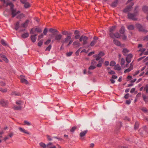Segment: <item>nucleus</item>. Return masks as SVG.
Returning <instances> with one entry per match:
<instances>
[{"label": "nucleus", "instance_id": "obj_1", "mask_svg": "<svg viewBox=\"0 0 148 148\" xmlns=\"http://www.w3.org/2000/svg\"><path fill=\"white\" fill-rule=\"evenodd\" d=\"M0 0L7 5H9L10 6V9L12 12L11 14L12 17L16 16L17 18H21L24 16V15L23 14H20V12L19 11H17L16 9L13 8V5L10 1H5V0Z\"/></svg>", "mask_w": 148, "mask_h": 148}, {"label": "nucleus", "instance_id": "obj_2", "mask_svg": "<svg viewBox=\"0 0 148 148\" xmlns=\"http://www.w3.org/2000/svg\"><path fill=\"white\" fill-rule=\"evenodd\" d=\"M142 47V44H139L138 46V48H140V49L138 50V52L139 53L140 56H142L143 55H148V51H147L145 52V49L143 48H141Z\"/></svg>", "mask_w": 148, "mask_h": 148}, {"label": "nucleus", "instance_id": "obj_3", "mask_svg": "<svg viewBox=\"0 0 148 148\" xmlns=\"http://www.w3.org/2000/svg\"><path fill=\"white\" fill-rule=\"evenodd\" d=\"M88 38L86 36H82L79 39L80 42L82 43L83 45H84L87 43Z\"/></svg>", "mask_w": 148, "mask_h": 148}, {"label": "nucleus", "instance_id": "obj_4", "mask_svg": "<svg viewBox=\"0 0 148 148\" xmlns=\"http://www.w3.org/2000/svg\"><path fill=\"white\" fill-rule=\"evenodd\" d=\"M133 56L132 54L131 53L129 54L127 56L126 58V60L128 63L126 64V67L127 68L128 67V64L131 62L132 60L131 59L132 58Z\"/></svg>", "mask_w": 148, "mask_h": 148}, {"label": "nucleus", "instance_id": "obj_5", "mask_svg": "<svg viewBox=\"0 0 148 148\" xmlns=\"http://www.w3.org/2000/svg\"><path fill=\"white\" fill-rule=\"evenodd\" d=\"M62 35L60 34H56L54 38L52 40V42H53L55 40L60 41L62 39Z\"/></svg>", "mask_w": 148, "mask_h": 148}, {"label": "nucleus", "instance_id": "obj_6", "mask_svg": "<svg viewBox=\"0 0 148 148\" xmlns=\"http://www.w3.org/2000/svg\"><path fill=\"white\" fill-rule=\"evenodd\" d=\"M104 55V53L103 52H101L98 54L94 55L93 57L94 58H96V60L98 61L99 60L101 57L103 56Z\"/></svg>", "mask_w": 148, "mask_h": 148}, {"label": "nucleus", "instance_id": "obj_7", "mask_svg": "<svg viewBox=\"0 0 148 148\" xmlns=\"http://www.w3.org/2000/svg\"><path fill=\"white\" fill-rule=\"evenodd\" d=\"M72 34L71 33H69L67 37L65 38L64 40L62 41L63 44L66 43L69 41L71 38V35Z\"/></svg>", "mask_w": 148, "mask_h": 148}, {"label": "nucleus", "instance_id": "obj_8", "mask_svg": "<svg viewBox=\"0 0 148 148\" xmlns=\"http://www.w3.org/2000/svg\"><path fill=\"white\" fill-rule=\"evenodd\" d=\"M8 102L7 101H5L3 99L0 100V105L4 107H6L8 106Z\"/></svg>", "mask_w": 148, "mask_h": 148}, {"label": "nucleus", "instance_id": "obj_9", "mask_svg": "<svg viewBox=\"0 0 148 148\" xmlns=\"http://www.w3.org/2000/svg\"><path fill=\"white\" fill-rule=\"evenodd\" d=\"M134 64L133 62H132L130 65V67H129L125 69L124 71V73H128L130 72L131 70H132L133 69V66H134Z\"/></svg>", "mask_w": 148, "mask_h": 148}, {"label": "nucleus", "instance_id": "obj_10", "mask_svg": "<svg viewBox=\"0 0 148 148\" xmlns=\"http://www.w3.org/2000/svg\"><path fill=\"white\" fill-rule=\"evenodd\" d=\"M136 26L138 28L140 31L144 32H147V31L146 30H145L143 27L140 24H137Z\"/></svg>", "mask_w": 148, "mask_h": 148}, {"label": "nucleus", "instance_id": "obj_11", "mask_svg": "<svg viewBox=\"0 0 148 148\" xmlns=\"http://www.w3.org/2000/svg\"><path fill=\"white\" fill-rule=\"evenodd\" d=\"M110 36L111 38H119L120 36L119 34L118 33H116L115 34H112L111 33L110 34Z\"/></svg>", "mask_w": 148, "mask_h": 148}, {"label": "nucleus", "instance_id": "obj_12", "mask_svg": "<svg viewBox=\"0 0 148 148\" xmlns=\"http://www.w3.org/2000/svg\"><path fill=\"white\" fill-rule=\"evenodd\" d=\"M18 129L19 130L22 132L27 134L28 135H29L30 134V133L29 132L25 130V129L22 127H19L18 128Z\"/></svg>", "mask_w": 148, "mask_h": 148}, {"label": "nucleus", "instance_id": "obj_13", "mask_svg": "<svg viewBox=\"0 0 148 148\" xmlns=\"http://www.w3.org/2000/svg\"><path fill=\"white\" fill-rule=\"evenodd\" d=\"M87 132H88V131L87 130H84V131L81 132L80 133L79 136H80V137H81L80 139L81 140H83V137L85 136Z\"/></svg>", "mask_w": 148, "mask_h": 148}, {"label": "nucleus", "instance_id": "obj_14", "mask_svg": "<svg viewBox=\"0 0 148 148\" xmlns=\"http://www.w3.org/2000/svg\"><path fill=\"white\" fill-rule=\"evenodd\" d=\"M81 44L80 43L79 41H78V40H76L74 41L73 43V45L75 46L76 47H79L81 46Z\"/></svg>", "mask_w": 148, "mask_h": 148}, {"label": "nucleus", "instance_id": "obj_15", "mask_svg": "<svg viewBox=\"0 0 148 148\" xmlns=\"http://www.w3.org/2000/svg\"><path fill=\"white\" fill-rule=\"evenodd\" d=\"M136 14L134 15L131 14H129L128 16L129 18L135 20H136Z\"/></svg>", "mask_w": 148, "mask_h": 148}, {"label": "nucleus", "instance_id": "obj_16", "mask_svg": "<svg viewBox=\"0 0 148 148\" xmlns=\"http://www.w3.org/2000/svg\"><path fill=\"white\" fill-rule=\"evenodd\" d=\"M24 77L23 75H21L20 76V79L21 81V82L24 83L25 84H28V82L24 78Z\"/></svg>", "mask_w": 148, "mask_h": 148}, {"label": "nucleus", "instance_id": "obj_17", "mask_svg": "<svg viewBox=\"0 0 148 148\" xmlns=\"http://www.w3.org/2000/svg\"><path fill=\"white\" fill-rule=\"evenodd\" d=\"M0 57L6 63H7L8 62V60L5 56L4 55L2 54H0Z\"/></svg>", "mask_w": 148, "mask_h": 148}, {"label": "nucleus", "instance_id": "obj_18", "mask_svg": "<svg viewBox=\"0 0 148 148\" xmlns=\"http://www.w3.org/2000/svg\"><path fill=\"white\" fill-rule=\"evenodd\" d=\"M47 148H56L55 145L52 143L50 142L47 144Z\"/></svg>", "mask_w": 148, "mask_h": 148}, {"label": "nucleus", "instance_id": "obj_19", "mask_svg": "<svg viewBox=\"0 0 148 148\" xmlns=\"http://www.w3.org/2000/svg\"><path fill=\"white\" fill-rule=\"evenodd\" d=\"M36 36L37 35H32L31 36V39L32 40V41L34 42H36Z\"/></svg>", "mask_w": 148, "mask_h": 148}, {"label": "nucleus", "instance_id": "obj_20", "mask_svg": "<svg viewBox=\"0 0 148 148\" xmlns=\"http://www.w3.org/2000/svg\"><path fill=\"white\" fill-rule=\"evenodd\" d=\"M22 108V107L21 106H17L15 105H14L12 107V108L15 110H21Z\"/></svg>", "mask_w": 148, "mask_h": 148}, {"label": "nucleus", "instance_id": "obj_21", "mask_svg": "<svg viewBox=\"0 0 148 148\" xmlns=\"http://www.w3.org/2000/svg\"><path fill=\"white\" fill-rule=\"evenodd\" d=\"M116 28V26H112L111 27H110L109 28V31H110V34H109L111 33L112 34H113L112 32L114 31L115 29Z\"/></svg>", "mask_w": 148, "mask_h": 148}, {"label": "nucleus", "instance_id": "obj_22", "mask_svg": "<svg viewBox=\"0 0 148 148\" xmlns=\"http://www.w3.org/2000/svg\"><path fill=\"white\" fill-rule=\"evenodd\" d=\"M103 62V60L102 59L100 60L99 62L98 63L97 65V66L98 67H101Z\"/></svg>", "mask_w": 148, "mask_h": 148}, {"label": "nucleus", "instance_id": "obj_23", "mask_svg": "<svg viewBox=\"0 0 148 148\" xmlns=\"http://www.w3.org/2000/svg\"><path fill=\"white\" fill-rule=\"evenodd\" d=\"M29 22L28 20H27L25 22L22 24L21 26V27L25 28L27 26Z\"/></svg>", "mask_w": 148, "mask_h": 148}, {"label": "nucleus", "instance_id": "obj_24", "mask_svg": "<svg viewBox=\"0 0 148 148\" xmlns=\"http://www.w3.org/2000/svg\"><path fill=\"white\" fill-rule=\"evenodd\" d=\"M40 146L43 148H46L47 147V145H46L42 142L40 143L39 144Z\"/></svg>", "mask_w": 148, "mask_h": 148}, {"label": "nucleus", "instance_id": "obj_25", "mask_svg": "<svg viewBox=\"0 0 148 148\" xmlns=\"http://www.w3.org/2000/svg\"><path fill=\"white\" fill-rule=\"evenodd\" d=\"M114 69L118 71H120L121 69V66L118 64L116 65L114 67Z\"/></svg>", "mask_w": 148, "mask_h": 148}, {"label": "nucleus", "instance_id": "obj_26", "mask_svg": "<svg viewBox=\"0 0 148 148\" xmlns=\"http://www.w3.org/2000/svg\"><path fill=\"white\" fill-rule=\"evenodd\" d=\"M129 51V50L127 49H124L123 51V53L124 55L125 56Z\"/></svg>", "mask_w": 148, "mask_h": 148}, {"label": "nucleus", "instance_id": "obj_27", "mask_svg": "<svg viewBox=\"0 0 148 148\" xmlns=\"http://www.w3.org/2000/svg\"><path fill=\"white\" fill-rule=\"evenodd\" d=\"M49 31L50 32L52 33H53L54 32H58V31L52 28H50L49 30Z\"/></svg>", "mask_w": 148, "mask_h": 148}, {"label": "nucleus", "instance_id": "obj_28", "mask_svg": "<svg viewBox=\"0 0 148 148\" xmlns=\"http://www.w3.org/2000/svg\"><path fill=\"white\" fill-rule=\"evenodd\" d=\"M26 1L24 2V3H23L24 4V7L25 8H28L30 6V5L29 4V3L26 2L25 3Z\"/></svg>", "mask_w": 148, "mask_h": 148}, {"label": "nucleus", "instance_id": "obj_29", "mask_svg": "<svg viewBox=\"0 0 148 148\" xmlns=\"http://www.w3.org/2000/svg\"><path fill=\"white\" fill-rule=\"evenodd\" d=\"M29 34L28 33L26 32L22 35V37L23 38H25L29 36Z\"/></svg>", "mask_w": 148, "mask_h": 148}, {"label": "nucleus", "instance_id": "obj_30", "mask_svg": "<svg viewBox=\"0 0 148 148\" xmlns=\"http://www.w3.org/2000/svg\"><path fill=\"white\" fill-rule=\"evenodd\" d=\"M16 103L17 105H18V106H21L23 105V102L20 101H16Z\"/></svg>", "mask_w": 148, "mask_h": 148}, {"label": "nucleus", "instance_id": "obj_31", "mask_svg": "<svg viewBox=\"0 0 148 148\" xmlns=\"http://www.w3.org/2000/svg\"><path fill=\"white\" fill-rule=\"evenodd\" d=\"M114 42L115 45L117 46H120L121 45L120 42L117 40H114Z\"/></svg>", "mask_w": 148, "mask_h": 148}, {"label": "nucleus", "instance_id": "obj_32", "mask_svg": "<svg viewBox=\"0 0 148 148\" xmlns=\"http://www.w3.org/2000/svg\"><path fill=\"white\" fill-rule=\"evenodd\" d=\"M143 98L144 101L146 102H148V96H146L145 95L143 96Z\"/></svg>", "mask_w": 148, "mask_h": 148}, {"label": "nucleus", "instance_id": "obj_33", "mask_svg": "<svg viewBox=\"0 0 148 148\" xmlns=\"http://www.w3.org/2000/svg\"><path fill=\"white\" fill-rule=\"evenodd\" d=\"M143 10L145 13L148 12V8L147 7L144 6L143 8Z\"/></svg>", "mask_w": 148, "mask_h": 148}, {"label": "nucleus", "instance_id": "obj_34", "mask_svg": "<svg viewBox=\"0 0 148 148\" xmlns=\"http://www.w3.org/2000/svg\"><path fill=\"white\" fill-rule=\"evenodd\" d=\"M125 32V28L123 27H122L120 29L119 32L121 34H123Z\"/></svg>", "mask_w": 148, "mask_h": 148}, {"label": "nucleus", "instance_id": "obj_35", "mask_svg": "<svg viewBox=\"0 0 148 148\" xmlns=\"http://www.w3.org/2000/svg\"><path fill=\"white\" fill-rule=\"evenodd\" d=\"M125 61L124 59L123 58H122L121 61V64L122 66L123 65H124Z\"/></svg>", "mask_w": 148, "mask_h": 148}, {"label": "nucleus", "instance_id": "obj_36", "mask_svg": "<svg viewBox=\"0 0 148 148\" xmlns=\"http://www.w3.org/2000/svg\"><path fill=\"white\" fill-rule=\"evenodd\" d=\"M96 68V66L93 65H91L88 68V69L89 70H93L95 69Z\"/></svg>", "mask_w": 148, "mask_h": 148}, {"label": "nucleus", "instance_id": "obj_37", "mask_svg": "<svg viewBox=\"0 0 148 148\" xmlns=\"http://www.w3.org/2000/svg\"><path fill=\"white\" fill-rule=\"evenodd\" d=\"M11 95H19L20 94L16 91H13L12 92Z\"/></svg>", "mask_w": 148, "mask_h": 148}, {"label": "nucleus", "instance_id": "obj_38", "mask_svg": "<svg viewBox=\"0 0 148 148\" xmlns=\"http://www.w3.org/2000/svg\"><path fill=\"white\" fill-rule=\"evenodd\" d=\"M131 7H127L124 10V12H127L130 11V9L131 8Z\"/></svg>", "mask_w": 148, "mask_h": 148}, {"label": "nucleus", "instance_id": "obj_39", "mask_svg": "<svg viewBox=\"0 0 148 148\" xmlns=\"http://www.w3.org/2000/svg\"><path fill=\"white\" fill-rule=\"evenodd\" d=\"M43 35L42 34L40 35H39L38 37V40H40L43 37Z\"/></svg>", "mask_w": 148, "mask_h": 148}, {"label": "nucleus", "instance_id": "obj_40", "mask_svg": "<svg viewBox=\"0 0 148 148\" xmlns=\"http://www.w3.org/2000/svg\"><path fill=\"white\" fill-rule=\"evenodd\" d=\"M48 32V29L47 28H45L43 31V34L44 35H46Z\"/></svg>", "mask_w": 148, "mask_h": 148}, {"label": "nucleus", "instance_id": "obj_41", "mask_svg": "<svg viewBox=\"0 0 148 148\" xmlns=\"http://www.w3.org/2000/svg\"><path fill=\"white\" fill-rule=\"evenodd\" d=\"M19 22H17L15 25V29L17 30L19 27Z\"/></svg>", "mask_w": 148, "mask_h": 148}, {"label": "nucleus", "instance_id": "obj_42", "mask_svg": "<svg viewBox=\"0 0 148 148\" xmlns=\"http://www.w3.org/2000/svg\"><path fill=\"white\" fill-rule=\"evenodd\" d=\"M116 64L115 62L114 61H112L110 62V65L111 66H113Z\"/></svg>", "mask_w": 148, "mask_h": 148}, {"label": "nucleus", "instance_id": "obj_43", "mask_svg": "<svg viewBox=\"0 0 148 148\" xmlns=\"http://www.w3.org/2000/svg\"><path fill=\"white\" fill-rule=\"evenodd\" d=\"M43 41L42 40H40L38 42V45L39 47L41 46L42 44Z\"/></svg>", "mask_w": 148, "mask_h": 148}, {"label": "nucleus", "instance_id": "obj_44", "mask_svg": "<svg viewBox=\"0 0 148 148\" xmlns=\"http://www.w3.org/2000/svg\"><path fill=\"white\" fill-rule=\"evenodd\" d=\"M1 43L4 46H6L7 45V44L5 41L3 40H2L1 41Z\"/></svg>", "mask_w": 148, "mask_h": 148}, {"label": "nucleus", "instance_id": "obj_45", "mask_svg": "<svg viewBox=\"0 0 148 148\" xmlns=\"http://www.w3.org/2000/svg\"><path fill=\"white\" fill-rule=\"evenodd\" d=\"M96 41L95 40L92 41L90 43V46H94L96 44Z\"/></svg>", "mask_w": 148, "mask_h": 148}, {"label": "nucleus", "instance_id": "obj_46", "mask_svg": "<svg viewBox=\"0 0 148 148\" xmlns=\"http://www.w3.org/2000/svg\"><path fill=\"white\" fill-rule=\"evenodd\" d=\"M127 28L130 30H132L134 29V27L132 25H130L127 27Z\"/></svg>", "mask_w": 148, "mask_h": 148}, {"label": "nucleus", "instance_id": "obj_47", "mask_svg": "<svg viewBox=\"0 0 148 148\" xmlns=\"http://www.w3.org/2000/svg\"><path fill=\"white\" fill-rule=\"evenodd\" d=\"M35 30L38 32H42L41 29L39 28H36L35 29Z\"/></svg>", "mask_w": 148, "mask_h": 148}, {"label": "nucleus", "instance_id": "obj_48", "mask_svg": "<svg viewBox=\"0 0 148 148\" xmlns=\"http://www.w3.org/2000/svg\"><path fill=\"white\" fill-rule=\"evenodd\" d=\"M51 39H49L47 40V41L45 42V44L46 45L49 44L51 42Z\"/></svg>", "mask_w": 148, "mask_h": 148}, {"label": "nucleus", "instance_id": "obj_49", "mask_svg": "<svg viewBox=\"0 0 148 148\" xmlns=\"http://www.w3.org/2000/svg\"><path fill=\"white\" fill-rule=\"evenodd\" d=\"M0 91L2 92H5L7 91V89L5 88H0Z\"/></svg>", "mask_w": 148, "mask_h": 148}, {"label": "nucleus", "instance_id": "obj_50", "mask_svg": "<svg viewBox=\"0 0 148 148\" xmlns=\"http://www.w3.org/2000/svg\"><path fill=\"white\" fill-rule=\"evenodd\" d=\"M96 61L95 60H93L92 61L91 64L92 65L96 66Z\"/></svg>", "mask_w": 148, "mask_h": 148}, {"label": "nucleus", "instance_id": "obj_51", "mask_svg": "<svg viewBox=\"0 0 148 148\" xmlns=\"http://www.w3.org/2000/svg\"><path fill=\"white\" fill-rule=\"evenodd\" d=\"M51 47V45H49L48 47H47L45 49L46 51H50Z\"/></svg>", "mask_w": 148, "mask_h": 148}, {"label": "nucleus", "instance_id": "obj_52", "mask_svg": "<svg viewBox=\"0 0 148 148\" xmlns=\"http://www.w3.org/2000/svg\"><path fill=\"white\" fill-rule=\"evenodd\" d=\"M62 34H63V35H66L67 34L68 35V34H68V32L66 31H63L62 32Z\"/></svg>", "mask_w": 148, "mask_h": 148}, {"label": "nucleus", "instance_id": "obj_53", "mask_svg": "<svg viewBox=\"0 0 148 148\" xmlns=\"http://www.w3.org/2000/svg\"><path fill=\"white\" fill-rule=\"evenodd\" d=\"M24 123L25 125H27L29 126L31 125L30 123L29 122L27 121H25Z\"/></svg>", "mask_w": 148, "mask_h": 148}, {"label": "nucleus", "instance_id": "obj_54", "mask_svg": "<svg viewBox=\"0 0 148 148\" xmlns=\"http://www.w3.org/2000/svg\"><path fill=\"white\" fill-rule=\"evenodd\" d=\"M4 14L5 16L8 15L10 14V13H9L7 10H5L4 12Z\"/></svg>", "mask_w": 148, "mask_h": 148}, {"label": "nucleus", "instance_id": "obj_55", "mask_svg": "<svg viewBox=\"0 0 148 148\" xmlns=\"http://www.w3.org/2000/svg\"><path fill=\"white\" fill-rule=\"evenodd\" d=\"M139 72L140 71L139 70H137L135 73L134 74V76H135V75L138 74L139 73Z\"/></svg>", "mask_w": 148, "mask_h": 148}, {"label": "nucleus", "instance_id": "obj_56", "mask_svg": "<svg viewBox=\"0 0 148 148\" xmlns=\"http://www.w3.org/2000/svg\"><path fill=\"white\" fill-rule=\"evenodd\" d=\"M72 53H73V52H68L66 53V56H70L72 54Z\"/></svg>", "mask_w": 148, "mask_h": 148}, {"label": "nucleus", "instance_id": "obj_57", "mask_svg": "<svg viewBox=\"0 0 148 148\" xmlns=\"http://www.w3.org/2000/svg\"><path fill=\"white\" fill-rule=\"evenodd\" d=\"M76 129V127H73L72 128L71 131V132H73Z\"/></svg>", "mask_w": 148, "mask_h": 148}, {"label": "nucleus", "instance_id": "obj_58", "mask_svg": "<svg viewBox=\"0 0 148 148\" xmlns=\"http://www.w3.org/2000/svg\"><path fill=\"white\" fill-rule=\"evenodd\" d=\"M144 90L145 91L147 92H148V86H147L144 88Z\"/></svg>", "mask_w": 148, "mask_h": 148}, {"label": "nucleus", "instance_id": "obj_59", "mask_svg": "<svg viewBox=\"0 0 148 148\" xmlns=\"http://www.w3.org/2000/svg\"><path fill=\"white\" fill-rule=\"evenodd\" d=\"M138 126V123H136L135 124V128L136 129Z\"/></svg>", "mask_w": 148, "mask_h": 148}, {"label": "nucleus", "instance_id": "obj_60", "mask_svg": "<svg viewBox=\"0 0 148 148\" xmlns=\"http://www.w3.org/2000/svg\"><path fill=\"white\" fill-rule=\"evenodd\" d=\"M80 35H76L75 36V39H77L79 38Z\"/></svg>", "mask_w": 148, "mask_h": 148}, {"label": "nucleus", "instance_id": "obj_61", "mask_svg": "<svg viewBox=\"0 0 148 148\" xmlns=\"http://www.w3.org/2000/svg\"><path fill=\"white\" fill-rule=\"evenodd\" d=\"M108 73L110 74H113L115 73V72L113 71H111L108 72Z\"/></svg>", "mask_w": 148, "mask_h": 148}, {"label": "nucleus", "instance_id": "obj_62", "mask_svg": "<svg viewBox=\"0 0 148 148\" xmlns=\"http://www.w3.org/2000/svg\"><path fill=\"white\" fill-rule=\"evenodd\" d=\"M141 110L144 111V112H147V109L146 108H143L141 109Z\"/></svg>", "mask_w": 148, "mask_h": 148}, {"label": "nucleus", "instance_id": "obj_63", "mask_svg": "<svg viewBox=\"0 0 148 148\" xmlns=\"http://www.w3.org/2000/svg\"><path fill=\"white\" fill-rule=\"evenodd\" d=\"M47 138L48 140H49L51 141L52 140V139H51L50 136L49 135H47Z\"/></svg>", "mask_w": 148, "mask_h": 148}, {"label": "nucleus", "instance_id": "obj_64", "mask_svg": "<svg viewBox=\"0 0 148 148\" xmlns=\"http://www.w3.org/2000/svg\"><path fill=\"white\" fill-rule=\"evenodd\" d=\"M0 84L2 86H4L5 85V83L3 82H0Z\"/></svg>", "mask_w": 148, "mask_h": 148}]
</instances>
